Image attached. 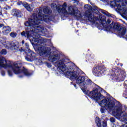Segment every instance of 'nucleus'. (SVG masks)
Here are the masks:
<instances>
[{
	"label": "nucleus",
	"instance_id": "obj_1",
	"mask_svg": "<svg viewBox=\"0 0 127 127\" xmlns=\"http://www.w3.org/2000/svg\"><path fill=\"white\" fill-rule=\"evenodd\" d=\"M42 20L47 22L49 20V18L45 15H42V9L41 8L38 10L37 14H33L32 19H29L28 21L25 23V26L28 27L26 30V33L22 32L21 34L22 36L30 39V42L34 45L36 50L38 51L40 56L47 55L50 52V48L46 49L40 45L44 42V39L40 37V35L45 34L47 32L46 28L38 26Z\"/></svg>",
	"mask_w": 127,
	"mask_h": 127
},
{
	"label": "nucleus",
	"instance_id": "obj_2",
	"mask_svg": "<svg viewBox=\"0 0 127 127\" xmlns=\"http://www.w3.org/2000/svg\"><path fill=\"white\" fill-rule=\"evenodd\" d=\"M0 67L7 69L8 75L10 77L13 75V72L16 74L24 73L26 76H28L31 75L27 69L24 67L21 68V62H20L13 63L9 61H7L4 58H0Z\"/></svg>",
	"mask_w": 127,
	"mask_h": 127
},
{
	"label": "nucleus",
	"instance_id": "obj_3",
	"mask_svg": "<svg viewBox=\"0 0 127 127\" xmlns=\"http://www.w3.org/2000/svg\"><path fill=\"white\" fill-rule=\"evenodd\" d=\"M64 74L65 76L67 77V78H69L70 80L76 79V83L77 84H79L80 86H81L82 91L84 94L88 95V92L87 88H88V86L92 84V80L91 79L85 76H79V72L76 70H72L70 71H67L65 73L64 72Z\"/></svg>",
	"mask_w": 127,
	"mask_h": 127
},
{
	"label": "nucleus",
	"instance_id": "obj_4",
	"mask_svg": "<svg viewBox=\"0 0 127 127\" xmlns=\"http://www.w3.org/2000/svg\"><path fill=\"white\" fill-rule=\"evenodd\" d=\"M49 60L52 62H56L55 66L58 67V70L61 74H65L66 65L64 64V60H60V56L56 52H52L49 57Z\"/></svg>",
	"mask_w": 127,
	"mask_h": 127
},
{
	"label": "nucleus",
	"instance_id": "obj_5",
	"mask_svg": "<svg viewBox=\"0 0 127 127\" xmlns=\"http://www.w3.org/2000/svg\"><path fill=\"white\" fill-rule=\"evenodd\" d=\"M101 22L102 23V25L105 30L107 31H110L112 29H115V30H118L119 35L124 36L126 34V28L120 27L118 23L113 22L110 25H108V24L111 23V20L110 19L107 20V22L105 20H103Z\"/></svg>",
	"mask_w": 127,
	"mask_h": 127
},
{
	"label": "nucleus",
	"instance_id": "obj_6",
	"mask_svg": "<svg viewBox=\"0 0 127 127\" xmlns=\"http://www.w3.org/2000/svg\"><path fill=\"white\" fill-rule=\"evenodd\" d=\"M84 9L86 10L85 16L88 18L89 21H91V22H95V21H97V20H99V18L94 16L93 11L92 10V8L91 5L88 4L85 5Z\"/></svg>",
	"mask_w": 127,
	"mask_h": 127
},
{
	"label": "nucleus",
	"instance_id": "obj_7",
	"mask_svg": "<svg viewBox=\"0 0 127 127\" xmlns=\"http://www.w3.org/2000/svg\"><path fill=\"white\" fill-rule=\"evenodd\" d=\"M57 9L59 13L62 15H66L68 13H72V9L70 7H67V3H64L63 5H58Z\"/></svg>",
	"mask_w": 127,
	"mask_h": 127
},
{
	"label": "nucleus",
	"instance_id": "obj_8",
	"mask_svg": "<svg viewBox=\"0 0 127 127\" xmlns=\"http://www.w3.org/2000/svg\"><path fill=\"white\" fill-rule=\"evenodd\" d=\"M102 72H104V69L102 68L101 70V67L100 66H96L93 70V72L96 76H101L102 75Z\"/></svg>",
	"mask_w": 127,
	"mask_h": 127
},
{
	"label": "nucleus",
	"instance_id": "obj_9",
	"mask_svg": "<svg viewBox=\"0 0 127 127\" xmlns=\"http://www.w3.org/2000/svg\"><path fill=\"white\" fill-rule=\"evenodd\" d=\"M29 53H28V56L26 57V60L27 61H32L33 59H34V57L35 56V54L32 52L30 50H28Z\"/></svg>",
	"mask_w": 127,
	"mask_h": 127
},
{
	"label": "nucleus",
	"instance_id": "obj_10",
	"mask_svg": "<svg viewBox=\"0 0 127 127\" xmlns=\"http://www.w3.org/2000/svg\"><path fill=\"white\" fill-rule=\"evenodd\" d=\"M11 31V29L8 26H4L2 29V33H3L4 35H7Z\"/></svg>",
	"mask_w": 127,
	"mask_h": 127
},
{
	"label": "nucleus",
	"instance_id": "obj_11",
	"mask_svg": "<svg viewBox=\"0 0 127 127\" xmlns=\"http://www.w3.org/2000/svg\"><path fill=\"white\" fill-rule=\"evenodd\" d=\"M13 42H7L5 41L3 43H2L3 45L5 46V48H7V49H13L12 48V43Z\"/></svg>",
	"mask_w": 127,
	"mask_h": 127
},
{
	"label": "nucleus",
	"instance_id": "obj_12",
	"mask_svg": "<svg viewBox=\"0 0 127 127\" xmlns=\"http://www.w3.org/2000/svg\"><path fill=\"white\" fill-rule=\"evenodd\" d=\"M22 5L25 7L28 11H32V8H31V5L28 4L27 3L24 2L22 3Z\"/></svg>",
	"mask_w": 127,
	"mask_h": 127
},
{
	"label": "nucleus",
	"instance_id": "obj_13",
	"mask_svg": "<svg viewBox=\"0 0 127 127\" xmlns=\"http://www.w3.org/2000/svg\"><path fill=\"white\" fill-rule=\"evenodd\" d=\"M73 15L75 16L77 18V19H83V17H82V15H81V12L77 11L76 12L73 13Z\"/></svg>",
	"mask_w": 127,
	"mask_h": 127
},
{
	"label": "nucleus",
	"instance_id": "obj_14",
	"mask_svg": "<svg viewBox=\"0 0 127 127\" xmlns=\"http://www.w3.org/2000/svg\"><path fill=\"white\" fill-rule=\"evenodd\" d=\"M95 123L97 124L98 127H101V120H100L99 117H96L95 118Z\"/></svg>",
	"mask_w": 127,
	"mask_h": 127
},
{
	"label": "nucleus",
	"instance_id": "obj_15",
	"mask_svg": "<svg viewBox=\"0 0 127 127\" xmlns=\"http://www.w3.org/2000/svg\"><path fill=\"white\" fill-rule=\"evenodd\" d=\"M11 13H12V15H14L15 16H17V15H18V14H19V12H18V11H17L15 9L12 10Z\"/></svg>",
	"mask_w": 127,
	"mask_h": 127
},
{
	"label": "nucleus",
	"instance_id": "obj_16",
	"mask_svg": "<svg viewBox=\"0 0 127 127\" xmlns=\"http://www.w3.org/2000/svg\"><path fill=\"white\" fill-rule=\"evenodd\" d=\"M12 46L13 49H11V50H13V49L15 50H18L19 47L18 45H16L15 43H13Z\"/></svg>",
	"mask_w": 127,
	"mask_h": 127
},
{
	"label": "nucleus",
	"instance_id": "obj_17",
	"mask_svg": "<svg viewBox=\"0 0 127 127\" xmlns=\"http://www.w3.org/2000/svg\"><path fill=\"white\" fill-rule=\"evenodd\" d=\"M43 12L44 13H50V10L48 7H46L43 9Z\"/></svg>",
	"mask_w": 127,
	"mask_h": 127
},
{
	"label": "nucleus",
	"instance_id": "obj_18",
	"mask_svg": "<svg viewBox=\"0 0 127 127\" xmlns=\"http://www.w3.org/2000/svg\"><path fill=\"white\" fill-rule=\"evenodd\" d=\"M16 33H15V32H11L10 33V36L11 37H12L13 38H14L15 37H16Z\"/></svg>",
	"mask_w": 127,
	"mask_h": 127
},
{
	"label": "nucleus",
	"instance_id": "obj_19",
	"mask_svg": "<svg viewBox=\"0 0 127 127\" xmlns=\"http://www.w3.org/2000/svg\"><path fill=\"white\" fill-rule=\"evenodd\" d=\"M101 12H102V13H103V14H105V15H107V16H111V14L109 13H106L105 11L102 10L101 11Z\"/></svg>",
	"mask_w": 127,
	"mask_h": 127
},
{
	"label": "nucleus",
	"instance_id": "obj_20",
	"mask_svg": "<svg viewBox=\"0 0 127 127\" xmlns=\"http://www.w3.org/2000/svg\"><path fill=\"white\" fill-rule=\"evenodd\" d=\"M0 54L5 55L6 54V51L5 50H2L0 51Z\"/></svg>",
	"mask_w": 127,
	"mask_h": 127
},
{
	"label": "nucleus",
	"instance_id": "obj_21",
	"mask_svg": "<svg viewBox=\"0 0 127 127\" xmlns=\"http://www.w3.org/2000/svg\"><path fill=\"white\" fill-rule=\"evenodd\" d=\"M115 118H110V122H111V123H115Z\"/></svg>",
	"mask_w": 127,
	"mask_h": 127
},
{
	"label": "nucleus",
	"instance_id": "obj_22",
	"mask_svg": "<svg viewBox=\"0 0 127 127\" xmlns=\"http://www.w3.org/2000/svg\"><path fill=\"white\" fill-rule=\"evenodd\" d=\"M4 8L6 10H7V9H9L10 8V7L9 6H6L4 7Z\"/></svg>",
	"mask_w": 127,
	"mask_h": 127
},
{
	"label": "nucleus",
	"instance_id": "obj_23",
	"mask_svg": "<svg viewBox=\"0 0 127 127\" xmlns=\"http://www.w3.org/2000/svg\"><path fill=\"white\" fill-rule=\"evenodd\" d=\"M103 127H107V123L104 122L102 124Z\"/></svg>",
	"mask_w": 127,
	"mask_h": 127
},
{
	"label": "nucleus",
	"instance_id": "obj_24",
	"mask_svg": "<svg viewBox=\"0 0 127 127\" xmlns=\"http://www.w3.org/2000/svg\"><path fill=\"white\" fill-rule=\"evenodd\" d=\"M51 7H52V8H54V7H55V4H54V3H52V4H51Z\"/></svg>",
	"mask_w": 127,
	"mask_h": 127
},
{
	"label": "nucleus",
	"instance_id": "obj_25",
	"mask_svg": "<svg viewBox=\"0 0 127 127\" xmlns=\"http://www.w3.org/2000/svg\"><path fill=\"white\" fill-rule=\"evenodd\" d=\"M47 66L49 68H51V64H47Z\"/></svg>",
	"mask_w": 127,
	"mask_h": 127
},
{
	"label": "nucleus",
	"instance_id": "obj_26",
	"mask_svg": "<svg viewBox=\"0 0 127 127\" xmlns=\"http://www.w3.org/2000/svg\"><path fill=\"white\" fill-rule=\"evenodd\" d=\"M127 0L125 1V2H123V5H127Z\"/></svg>",
	"mask_w": 127,
	"mask_h": 127
},
{
	"label": "nucleus",
	"instance_id": "obj_27",
	"mask_svg": "<svg viewBox=\"0 0 127 127\" xmlns=\"http://www.w3.org/2000/svg\"><path fill=\"white\" fill-rule=\"evenodd\" d=\"M1 75L2 76H4V75H5V73L4 72V71L1 72Z\"/></svg>",
	"mask_w": 127,
	"mask_h": 127
},
{
	"label": "nucleus",
	"instance_id": "obj_28",
	"mask_svg": "<svg viewBox=\"0 0 127 127\" xmlns=\"http://www.w3.org/2000/svg\"><path fill=\"white\" fill-rule=\"evenodd\" d=\"M25 46L26 47L27 49H28L29 46L27 43H25Z\"/></svg>",
	"mask_w": 127,
	"mask_h": 127
},
{
	"label": "nucleus",
	"instance_id": "obj_29",
	"mask_svg": "<svg viewBox=\"0 0 127 127\" xmlns=\"http://www.w3.org/2000/svg\"><path fill=\"white\" fill-rule=\"evenodd\" d=\"M1 27H4L3 24H0V28H1Z\"/></svg>",
	"mask_w": 127,
	"mask_h": 127
},
{
	"label": "nucleus",
	"instance_id": "obj_30",
	"mask_svg": "<svg viewBox=\"0 0 127 127\" xmlns=\"http://www.w3.org/2000/svg\"><path fill=\"white\" fill-rule=\"evenodd\" d=\"M1 13V9L0 8V14Z\"/></svg>",
	"mask_w": 127,
	"mask_h": 127
},
{
	"label": "nucleus",
	"instance_id": "obj_31",
	"mask_svg": "<svg viewBox=\"0 0 127 127\" xmlns=\"http://www.w3.org/2000/svg\"><path fill=\"white\" fill-rule=\"evenodd\" d=\"M22 44H24V41H22Z\"/></svg>",
	"mask_w": 127,
	"mask_h": 127
},
{
	"label": "nucleus",
	"instance_id": "obj_32",
	"mask_svg": "<svg viewBox=\"0 0 127 127\" xmlns=\"http://www.w3.org/2000/svg\"><path fill=\"white\" fill-rule=\"evenodd\" d=\"M0 1H4V0H0Z\"/></svg>",
	"mask_w": 127,
	"mask_h": 127
},
{
	"label": "nucleus",
	"instance_id": "obj_33",
	"mask_svg": "<svg viewBox=\"0 0 127 127\" xmlns=\"http://www.w3.org/2000/svg\"><path fill=\"white\" fill-rule=\"evenodd\" d=\"M17 4H18V5H20V3H17Z\"/></svg>",
	"mask_w": 127,
	"mask_h": 127
},
{
	"label": "nucleus",
	"instance_id": "obj_34",
	"mask_svg": "<svg viewBox=\"0 0 127 127\" xmlns=\"http://www.w3.org/2000/svg\"><path fill=\"white\" fill-rule=\"evenodd\" d=\"M74 87H75V88H76V84L74 85Z\"/></svg>",
	"mask_w": 127,
	"mask_h": 127
}]
</instances>
